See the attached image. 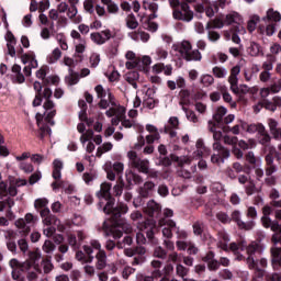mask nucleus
<instances>
[{
	"label": "nucleus",
	"mask_w": 281,
	"mask_h": 281,
	"mask_svg": "<svg viewBox=\"0 0 281 281\" xmlns=\"http://www.w3.org/2000/svg\"><path fill=\"white\" fill-rule=\"evenodd\" d=\"M147 210H149L151 214H159V212H161V204L157 203L155 200H149L147 202Z\"/></svg>",
	"instance_id": "30"
},
{
	"label": "nucleus",
	"mask_w": 281,
	"mask_h": 281,
	"mask_svg": "<svg viewBox=\"0 0 281 281\" xmlns=\"http://www.w3.org/2000/svg\"><path fill=\"white\" fill-rule=\"evenodd\" d=\"M90 38L92 43H95V45H104V36L102 35V32L91 33Z\"/></svg>",
	"instance_id": "32"
},
{
	"label": "nucleus",
	"mask_w": 281,
	"mask_h": 281,
	"mask_svg": "<svg viewBox=\"0 0 281 281\" xmlns=\"http://www.w3.org/2000/svg\"><path fill=\"white\" fill-rule=\"evenodd\" d=\"M104 170L106 172V177L109 181H115V176L117 175L114 170H112L111 161L105 162Z\"/></svg>",
	"instance_id": "38"
},
{
	"label": "nucleus",
	"mask_w": 281,
	"mask_h": 281,
	"mask_svg": "<svg viewBox=\"0 0 281 281\" xmlns=\"http://www.w3.org/2000/svg\"><path fill=\"white\" fill-rule=\"evenodd\" d=\"M172 161L178 164L179 168H183L188 161L177 156L176 154H170V156H159L158 162H156V166H164L165 168H170L172 166Z\"/></svg>",
	"instance_id": "7"
},
{
	"label": "nucleus",
	"mask_w": 281,
	"mask_h": 281,
	"mask_svg": "<svg viewBox=\"0 0 281 281\" xmlns=\"http://www.w3.org/2000/svg\"><path fill=\"white\" fill-rule=\"evenodd\" d=\"M52 95H54V91L49 87H45L43 90V98L45 100L43 104L44 111H52L54 110V106H56V103L52 100Z\"/></svg>",
	"instance_id": "9"
},
{
	"label": "nucleus",
	"mask_w": 281,
	"mask_h": 281,
	"mask_svg": "<svg viewBox=\"0 0 281 281\" xmlns=\"http://www.w3.org/2000/svg\"><path fill=\"white\" fill-rule=\"evenodd\" d=\"M47 205H49V200H47V198H38L34 202L36 212H41V210H44Z\"/></svg>",
	"instance_id": "29"
},
{
	"label": "nucleus",
	"mask_w": 281,
	"mask_h": 281,
	"mask_svg": "<svg viewBox=\"0 0 281 281\" xmlns=\"http://www.w3.org/2000/svg\"><path fill=\"white\" fill-rule=\"evenodd\" d=\"M150 65H153V58L148 55H144L142 59L138 58L137 60V66L140 71L144 69H148Z\"/></svg>",
	"instance_id": "22"
},
{
	"label": "nucleus",
	"mask_w": 281,
	"mask_h": 281,
	"mask_svg": "<svg viewBox=\"0 0 281 281\" xmlns=\"http://www.w3.org/2000/svg\"><path fill=\"white\" fill-rule=\"evenodd\" d=\"M132 19L126 21L128 30H137L139 27V22L135 19V14H131Z\"/></svg>",
	"instance_id": "56"
},
{
	"label": "nucleus",
	"mask_w": 281,
	"mask_h": 281,
	"mask_svg": "<svg viewBox=\"0 0 281 281\" xmlns=\"http://www.w3.org/2000/svg\"><path fill=\"white\" fill-rule=\"evenodd\" d=\"M42 267L45 274L52 273L54 271V263L52 262V256L42 260Z\"/></svg>",
	"instance_id": "26"
},
{
	"label": "nucleus",
	"mask_w": 281,
	"mask_h": 281,
	"mask_svg": "<svg viewBox=\"0 0 281 281\" xmlns=\"http://www.w3.org/2000/svg\"><path fill=\"white\" fill-rule=\"evenodd\" d=\"M238 229H243L244 232H251L256 227V221L249 220L248 222L241 221L239 222Z\"/></svg>",
	"instance_id": "31"
},
{
	"label": "nucleus",
	"mask_w": 281,
	"mask_h": 281,
	"mask_svg": "<svg viewBox=\"0 0 281 281\" xmlns=\"http://www.w3.org/2000/svg\"><path fill=\"white\" fill-rule=\"evenodd\" d=\"M40 216L43 218L44 225H52V211L46 206L45 209H41Z\"/></svg>",
	"instance_id": "23"
},
{
	"label": "nucleus",
	"mask_w": 281,
	"mask_h": 281,
	"mask_svg": "<svg viewBox=\"0 0 281 281\" xmlns=\"http://www.w3.org/2000/svg\"><path fill=\"white\" fill-rule=\"evenodd\" d=\"M154 256L155 258H160V260H166L168 258V251L164 247L158 246L154 249Z\"/></svg>",
	"instance_id": "36"
},
{
	"label": "nucleus",
	"mask_w": 281,
	"mask_h": 281,
	"mask_svg": "<svg viewBox=\"0 0 281 281\" xmlns=\"http://www.w3.org/2000/svg\"><path fill=\"white\" fill-rule=\"evenodd\" d=\"M246 161H248V164H250L251 166H256V168L260 166V160L258 161V159H256V155L254 154V151L247 153Z\"/></svg>",
	"instance_id": "46"
},
{
	"label": "nucleus",
	"mask_w": 281,
	"mask_h": 281,
	"mask_svg": "<svg viewBox=\"0 0 281 281\" xmlns=\"http://www.w3.org/2000/svg\"><path fill=\"white\" fill-rule=\"evenodd\" d=\"M213 150H216L217 153H220V155H224V159H229L231 157V151L227 147L223 146V144H221V140H215L213 144Z\"/></svg>",
	"instance_id": "18"
},
{
	"label": "nucleus",
	"mask_w": 281,
	"mask_h": 281,
	"mask_svg": "<svg viewBox=\"0 0 281 281\" xmlns=\"http://www.w3.org/2000/svg\"><path fill=\"white\" fill-rule=\"evenodd\" d=\"M9 266L12 269L11 276L13 280L25 281V277H23V273H25V271H32V269L34 268V262L32 261L21 262L19 261V259L13 258L10 260Z\"/></svg>",
	"instance_id": "3"
},
{
	"label": "nucleus",
	"mask_w": 281,
	"mask_h": 281,
	"mask_svg": "<svg viewBox=\"0 0 281 281\" xmlns=\"http://www.w3.org/2000/svg\"><path fill=\"white\" fill-rule=\"evenodd\" d=\"M258 23H260V15L258 14L251 15L247 23V30L250 34H254V32H256V29L258 27Z\"/></svg>",
	"instance_id": "19"
},
{
	"label": "nucleus",
	"mask_w": 281,
	"mask_h": 281,
	"mask_svg": "<svg viewBox=\"0 0 281 281\" xmlns=\"http://www.w3.org/2000/svg\"><path fill=\"white\" fill-rule=\"evenodd\" d=\"M258 30L259 32H261V34L266 32L267 36H273V34L278 32V29L276 27V23H270L266 27L265 25H259Z\"/></svg>",
	"instance_id": "24"
},
{
	"label": "nucleus",
	"mask_w": 281,
	"mask_h": 281,
	"mask_svg": "<svg viewBox=\"0 0 281 281\" xmlns=\"http://www.w3.org/2000/svg\"><path fill=\"white\" fill-rule=\"evenodd\" d=\"M57 41L64 52H67L69 49V45H67V40H65V34H57Z\"/></svg>",
	"instance_id": "54"
},
{
	"label": "nucleus",
	"mask_w": 281,
	"mask_h": 281,
	"mask_svg": "<svg viewBox=\"0 0 281 281\" xmlns=\"http://www.w3.org/2000/svg\"><path fill=\"white\" fill-rule=\"evenodd\" d=\"M223 117L224 116H221L220 113L215 112L213 114V124H214V126H217L218 128L223 127V122H224Z\"/></svg>",
	"instance_id": "62"
},
{
	"label": "nucleus",
	"mask_w": 281,
	"mask_h": 281,
	"mask_svg": "<svg viewBox=\"0 0 281 281\" xmlns=\"http://www.w3.org/2000/svg\"><path fill=\"white\" fill-rule=\"evenodd\" d=\"M246 133H249L250 135H254V133H265V125L262 123H252L249 124L246 128Z\"/></svg>",
	"instance_id": "21"
},
{
	"label": "nucleus",
	"mask_w": 281,
	"mask_h": 281,
	"mask_svg": "<svg viewBox=\"0 0 281 281\" xmlns=\"http://www.w3.org/2000/svg\"><path fill=\"white\" fill-rule=\"evenodd\" d=\"M60 82V77L58 75L46 76L44 79V85H58Z\"/></svg>",
	"instance_id": "50"
},
{
	"label": "nucleus",
	"mask_w": 281,
	"mask_h": 281,
	"mask_svg": "<svg viewBox=\"0 0 281 281\" xmlns=\"http://www.w3.org/2000/svg\"><path fill=\"white\" fill-rule=\"evenodd\" d=\"M117 221L119 222V225H122L124 227V225H126V220L124 218H113L111 215H108V217L104 218L103 223H102V227L103 229H111V224L109 223H112V224H117Z\"/></svg>",
	"instance_id": "15"
},
{
	"label": "nucleus",
	"mask_w": 281,
	"mask_h": 281,
	"mask_svg": "<svg viewBox=\"0 0 281 281\" xmlns=\"http://www.w3.org/2000/svg\"><path fill=\"white\" fill-rule=\"evenodd\" d=\"M247 52L249 56H251L252 58L265 56V50H262V46L258 42H250Z\"/></svg>",
	"instance_id": "10"
},
{
	"label": "nucleus",
	"mask_w": 281,
	"mask_h": 281,
	"mask_svg": "<svg viewBox=\"0 0 281 281\" xmlns=\"http://www.w3.org/2000/svg\"><path fill=\"white\" fill-rule=\"evenodd\" d=\"M47 74H49V66H43L41 69L36 71V78L45 82V79L47 78Z\"/></svg>",
	"instance_id": "42"
},
{
	"label": "nucleus",
	"mask_w": 281,
	"mask_h": 281,
	"mask_svg": "<svg viewBox=\"0 0 281 281\" xmlns=\"http://www.w3.org/2000/svg\"><path fill=\"white\" fill-rule=\"evenodd\" d=\"M65 82H67L69 85V87H74V85H78V82H80V75L66 76Z\"/></svg>",
	"instance_id": "55"
},
{
	"label": "nucleus",
	"mask_w": 281,
	"mask_h": 281,
	"mask_svg": "<svg viewBox=\"0 0 281 281\" xmlns=\"http://www.w3.org/2000/svg\"><path fill=\"white\" fill-rule=\"evenodd\" d=\"M97 265L95 268L99 271H102V269H106V251L100 250V252L97 254Z\"/></svg>",
	"instance_id": "17"
},
{
	"label": "nucleus",
	"mask_w": 281,
	"mask_h": 281,
	"mask_svg": "<svg viewBox=\"0 0 281 281\" xmlns=\"http://www.w3.org/2000/svg\"><path fill=\"white\" fill-rule=\"evenodd\" d=\"M147 99H145L143 101L144 106H146V109H149L150 111H153V109H155V106H157L159 104V99H155L153 97H150V94L146 93Z\"/></svg>",
	"instance_id": "27"
},
{
	"label": "nucleus",
	"mask_w": 281,
	"mask_h": 281,
	"mask_svg": "<svg viewBox=\"0 0 281 281\" xmlns=\"http://www.w3.org/2000/svg\"><path fill=\"white\" fill-rule=\"evenodd\" d=\"M24 218H25L27 225H34V224L38 223V215H34L32 213H26Z\"/></svg>",
	"instance_id": "61"
},
{
	"label": "nucleus",
	"mask_w": 281,
	"mask_h": 281,
	"mask_svg": "<svg viewBox=\"0 0 281 281\" xmlns=\"http://www.w3.org/2000/svg\"><path fill=\"white\" fill-rule=\"evenodd\" d=\"M171 49H173V52H178L181 58L187 60V63L200 61L203 58L199 49L192 50V43H190V41L184 40L180 43H175L172 44Z\"/></svg>",
	"instance_id": "2"
},
{
	"label": "nucleus",
	"mask_w": 281,
	"mask_h": 281,
	"mask_svg": "<svg viewBox=\"0 0 281 281\" xmlns=\"http://www.w3.org/2000/svg\"><path fill=\"white\" fill-rule=\"evenodd\" d=\"M83 251L87 256H89V260L86 262H93V247L90 245H83Z\"/></svg>",
	"instance_id": "63"
},
{
	"label": "nucleus",
	"mask_w": 281,
	"mask_h": 281,
	"mask_svg": "<svg viewBox=\"0 0 281 281\" xmlns=\"http://www.w3.org/2000/svg\"><path fill=\"white\" fill-rule=\"evenodd\" d=\"M231 32H234L235 34H247V30L245 26L240 25V22L236 23V25H233L231 27Z\"/></svg>",
	"instance_id": "60"
},
{
	"label": "nucleus",
	"mask_w": 281,
	"mask_h": 281,
	"mask_svg": "<svg viewBox=\"0 0 281 281\" xmlns=\"http://www.w3.org/2000/svg\"><path fill=\"white\" fill-rule=\"evenodd\" d=\"M200 83L204 87H212V85H214V77L212 75H202Z\"/></svg>",
	"instance_id": "39"
},
{
	"label": "nucleus",
	"mask_w": 281,
	"mask_h": 281,
	"mask_svg": "<svg viewBox=\"0 0 281 281\" xmlns=\"http://www.w3.org/2000/svg\"><path fill=\"white\" fill-rule=\"evenodd\" d=\"M126 82H137L139 80V71L131 70L125 75Z\"/></svg>",
	"instance_id": "40"
},
{
	"label": "nucleus",
	"mask_w": 281,
	"mask_h": 281,
	"mask_svg": "<svg viewBox=\"0 0 281 281\" xmlns=\"http://www.w3.org/2000/svg\"><path fill=\"white\" fill-rule=\"evenodd\" d=\"M52 54L53 56L48 57L49 65H54V63H57L60 56H63V52L58 47H56Z\"/></svg>",
	"instance_id": "41"
},
{
	"label": "nucleus",
	"mask_w": 281,
	"mask_h": 281,
	"mask_svg": "<svg viewBox=\"0 0 281 281\" xmlns=\"http://www.w3.org/2000/svg\"><path fill=\"white\" fill-rule=\"evenodd\" d=\"M177 229V222L169 220L167 222V226L162 228L164 238L170 239L172 238V232Z\"/></svg>",
	"instance_id": "16"
},
{
	"label": "nucleus",
	"mask_w": 281,
	"mask_h": 281,
	"mask_svg": "<svg viewBox=\"0 0 281 281\" xmlns=\"http://www.w3.org/2000/svg\"><path fill=\"white\" fill-rule=\"evenodd\" d=\"M18 247L22 254H27L30 250V244L27 243V239L21 238L18 240Z\"/></svg>",
	"instance_id": "47"
},
{
	"label": "nucleus",
	"mask_w": 281,
	"mask_h": 281,
	"mask_svg": "<svg viewBox=\"0 0 281 281\" xmlns=\"http://www.w3.org/2000/svg\"><path fill=\"white\" fill-rule=\"evenodd\" d=\"M90 63H91V67H93V69H95V67H98V65H100V54L93 53L90 57Z\"/></svg>",
	"instance_id": "64"
},
{
	"label": "nucleus",
	"mask_w": 281,
	"mask_h": 281,
	"mask_svg": "<svg viewBox=\"0 0 281 281\" xmlns=\"http://www.w3.org/2000/svg\"><path fill=\"white\" fill-rule=\"evenodd\" d=\"M220 240L217 243L218 249H222L223 251H229V234L226 232L218 233Z\"/></svg>",
	"instance_id": "13"
},
{
	"label": "nucleus",
	"mask_w": 281,
	"mask_h": 281,
	"mask_svg": "<svg viewBox=\"0 0 281 281\" xmlns=\"http://www.w3.org/2000/svg\"><path fill=\"white\" fill-rule=\"evenodd\" d=\"M268 126L270 128L272 137H274L276 134L280 131V127H278V122L276 121V119H269Z\"/></svg>",
	"instance_id": "43"
},
{
	"label": "nucleus",
	"mask_w": 281,
	"mask_h": 281,
	"mask_svg": "<svg viewBox=\"0 0 281 281\" xmlns=\"http://www.w3.org/2000/svg\"><path fill=\"white\" fill-rule=\"evenodd\" d=\"M188 273H190V269L186 268V266L181 265V263H177L176 266V276H178L179 278H186V276H188Z\"/></svg>",
	"instance_id": "33"
},
{
	"label": "nucleus",
	"mask_w": 281,
	"mask_h": 281,
	"mask_svg": "<svg viewBox=\"0 0 281 281\" xmlns=\"http://www.w3.org/2000/svg\"><path fill=\"white\" fill-rule=\"evenodd\" d=\"M20 170H23L26 175L34 172V166L30 162H20Z\"/></svg>",
	"instance_id": "57"
},
{
	"label": "nucleus",
	"mask_w": 281,
	"mask_h": 281,
	"mask_svg": "<svg viewBox=\"0 0 281 281\" xmlns=\"http://www.w3.org/2000/svg\"><path fill=\"white\" fill-rule=\"evenodd\" d=\"M43 251H45V254H53V251L56 250V243L46 239L42 246Z\"/></svg>",
	"instance_id": "34"
},
{
	"label": "nucleus",
	"mask_w": 281,
	"mask_h": 281,
	"mask_svg": "<svg viewBox=\"0 0 281 281\" xmlns=\"http://www.w3.org/2000/svg\"><path fill=\"white\" fill-rule=\"evenodd\" d=\"M126 184H123L125 190H133L134 186H139V183H144V178L139 176V173L127 171L125 173Z\"/></svg>",
	"instance_id": "8"
},
{
	"label": "nucleus",
	"mask_w": 281,
	"mask_h": 281,
	"mask_svg": "<svg viewBox=\"0 0 281 281\" xmlns=\"http://www.w3.org/2000/svg\"><path fill=\"white\" fill-rule=\"evenodd\" d=\"M111 168L116 175H122L124 172V162L115 161L111 162Z\"/></svg>",
	"instance_id": "53"
},
{
	"label": "nucleus",
	"mask_w": 281,
	"mask_h": 281,
	"mask_svg": "<svg viewBox=\"0 0 281 281\" xmlns=\"http://www.w3.org/2000/svg\"><path fill=\"white\" fill-rule=\"evenodd\" d=\"M113 189V184L111 182H103L101 183V191L104 193V196L113 195L111 190Z\"/></svg>",
	"instance_id": "52"
},
{
	"label": "nucleus",
	"mask_w": 281,
	"mask_h": 281,
	"mask_svg": "<svg viewBox=\"0 0 281 281\" xmlns=\"http://www.w3.org/2000/svg\"><path fill=\"white\" fill-rule=\"evenodd\" d=\"M156 232H157V227H155V225L150 226L145 231V234H146L145 238L147 239L149 245H159V239L155 237Z\"/></svg>",
	"instance_id": "14"
},
{
	"label": "nucleus",
	"mask_w": 281,
	"mask_h": 281,
	"mask_svg": "<svg viewBox=\"0 0 281 281\" xmlns=\"http://www.w3.org/2000/svg\"><path fill=\"white\" fill-rule=\"evenodd\" d=\"M259 135H260L259 144H261V146H267V144L271 143V135H269V132L267 131L266 127L263 133H259Z\"/></svg>",
	"instance_id": "37"
},
{
	"label": "nucleus",
	"mask_w": 281,
	"mask_h": 281,
	"mask_svg": "<svg viewBox=\"0 0 281 281\" xmlns=\"http://www.w3.org/2000/svg\"><path fill=\"white\" fill-rule=\"evenodd\" d=\"M117 47H120V42L114 40L113 44H111L108 48V58L113 59L115 56H117Z\"/></svg>",
	"instance_id": "28"
},
{
	"label": "nucleus",
	"mask_w": 281,
	"mask_h": 281,
	"mask_svg": "<svg viewBox=\"0 0 281 281\" xmlns=\"http://www.w3.org/2000/svg\"><path fill=\"white\" fill-rule=\"evenodd\" d=\"M41 179H43V173L41 172V170L37 169L30 176L29 186H34L35 183H38Z\"/></svg>",
	"instance_id": "35"
},
{
	"label": "nucleus",
	"mask_w": 281,
	"mask_h": 281,
	"mask_svg": "<svg viewBox=\"0 0 281 281\" xmlns=\"http://www.w3.org/2000/svg\"><path fill=\"white\" fill-rule=\"evenodd\" d=\"M225 159H227L225 158V155H221V154H213L211 156L212 164H217V165L225 164Z\"/></svg>",
	"instance_id": "59"
},
{
	"label": "nucleus",
	"mask_w": 281,
	"mask_h": 281,
	"mask_svg": "<svg viewBox=\"0 0 281 281\" xmlns=\"http://www.w3.org/2000/svg\"><path fill=\"white\" fill-rule=\"evenodd\" d=\"M224 23L225 25H236V23H243V16L240 13L233 11L226 14Z\"/></svg>",
	"instance_id": "12"
},
{
	"label": "nucleus",
	"mask_w": 281,
	"mask_h": 281,
	"mask_svg": "<svg viewBox=\"0 0 281 281\" xmlns=\"http://www.w3.org/2000/svg\"><path fill=\"white\" fill-rule=\"evenodd\" d=\"M4 41L7 42V45H16V36H14V33L10 30L7 31Z\"/></svg>",
	"instance_id": "48"
},
{
	"label": "nucleus",
	"mask_w": 281,
	"mask_h": 281,
	"mask_svg": "<svg viewBox=\"0 0 281 281\" xmlns=\"http://www.w3.org/2000/svg\"><path fill=\"white\" fill-rule=\"evenodd\" d=\"M127 159L132 168H135L142 175L148 172V168L150 167V160H148L147 158L142 159L139 155H137V151H127Z\"/></svg>",
	"instance_id": "6"
},
{
	"label": "nucleus",
	"mask_w": 281,
	"mask_h": 281,
	"mask_svg": "<svg viewBox=\"0 0 281 281\" xmlns=\"http://www.w3.org/2000/svg\"><path fill=\"white\" fill-rule=\"evenodd\" d=\"M213 76H215V78H225V76H227V69H225V67L215 66L213 67Z\"/></svg>",
	"instance_id": "44"
},
{
	"label": "nucleus",
	"mask_w": 281,
	"mask_h": 281,
	"mask_svg": "<svg viewBox=\"0 0 281 281\" xmlns=\"http://www.w3.org/2000/svg\"><path fill=\"white\" fill-rule=\"evenodd\" d=\"M105 202L99 201L97 204V210L99 212H103L105 216H111L112 218H122L124 214L128 213V205L124 203H120L115 205V196L113 195H104Z\"/></svg>",
	"instance_id": "1"
},
{
	"label": "nucleus",
	"mask_w": 281,
	"mask_h": 281,
	"mask_svg": "<svg viewBox=\"0 0 281 281\" xmlns=\"http://www.w3.org/2000/svg\"><path fill=\"white\" fill-rule=\"evenodd\" d=\"M209 271H218L221 268V261L218 259H213L212 261H209L207 263Z\"/></svg>",
	"instance_id": "58"
},
{
	"label": "nucleus",
	"mask_w": 281,
	"mask_h": 281,
	"mask_svg": "<svg viewBox=\"0 0 281 281\" xmlns=\"http://www.w3.org/2000/svg\"><path fill=\"white\" fill-rule=\"evenodd\" d=\"M7 249L8 251H10L13 256H16L18 254V246H16V241L12 238H9L7 240Z\"/></svg>",
	"instance_id": "45"
},
{
	"label": "nucleus",
	"mask_w": 281,
	"mask_h": 281,
	"mask_svg": "<svg viewBox=\"0 0 281 281\" xmlns=\"http://www.w3.org/2000/svg\"><path fill=\"white\" fill-rule=\"evenodd\" d=\"M94 91H95L99 100H103L104 98H106V90L104 89V87L102 85H100V83L94 87Z\"/></svg>",
	"instance_id": "51"
},
{
	"label": "nucleus",
	"mask_w": 281,
	"mask_h": 281,
	"mask_svg": "<svg viewBox=\"0 0 281 281\" xmlns=\"http://www.w3.org/2000/svg\"><path fill=\"white\" fill-rule=\"evenodd\" d=\"M155 182L153 181H146L144 182V188L140 189V196H148L150 194V192H153L155 190Z\"/></svg>",
	"instance_id": "25"
},
{
	"label": "nucleus",
	"mask_w": 281,
	"mask_h": 281,
	"mask_svg": "<svg viewBox=\"0 0 281 281\" xmlns=\"http://www.w3.org/2000/svg\"><path fill=\"white\" fill-rule=\"evenodd\" d=\"M262 21H265V23H280L281 21V14L279 11H276L273 9H268L266 16L262 18Z\"/></svg>",
	"instance_id": "11"
},
{
	"label": "nucleus",
	"mask_w": 281,
	"mask_h": 281,
	"mask_svg": "<svg viewBox=\"0 0 281 281\" xmlns=\"http://www.w3.org/2000/svg\"><path fill=\"white\" fill-rule=\"evenodd\" d=\"M175 1L178 3V5H180V9L173 10V19H176V21H184L186 23H190V21L194 19V11L190 10V4L182 3L179 0H169L170 5H172Z\"/></svg>",
	"instance_id": "5"
},
{
	"label": "nucleus",
	"mask_w": 281,
	"mask_h": 281,
	"mask_svg": "<svg viewBox=\"0 0 281 281\" xmlns=\"http://www.w3.org/2000/svg\"><path fill=\"white\" fill-rule=\"evenodd\" d=\"M240 74V65H235L231 69V76L228 78H232V80H235V85L238 82V76Z\"/></svg>",
	"instance_id": "49"
},
{
	"label": "nucleus",
	"mask_w": 281,
	"mask_h": 281,
	"mask_svg": "<svg viewBox=\"0 0 281 281\" xmlns=\"http://www.w3.org/2000/svg\"><path fill=\"white\" fill-rule=\"evenodd\" d=\"M169 126L165 125L164 127V134L168 135V133H170V128H172V131H177V128H179V117L177 116H170L168 120Z\"/></svg>",
	"instance_id": "20"
},
{
	"label": "nucleus",
	"mask_w": 281,
	"mask_h": 281,
	"mask_svg": "<svg viewBox=\"0 0 281 281\" xmlns=\"http://www.w3.org/2000/svg\"><path fill=\"white\" fill-rule=\"evenodd\" d=\"M35 117L37 126L40 127V139H45V135H49V137H52V127L49 126V124L43 122V117L44 120H54V117H56V110H48V112L44 111L43 114H41V112H37Z\"/></svg>",
	"instance_id": "4"
}]
</instances>
